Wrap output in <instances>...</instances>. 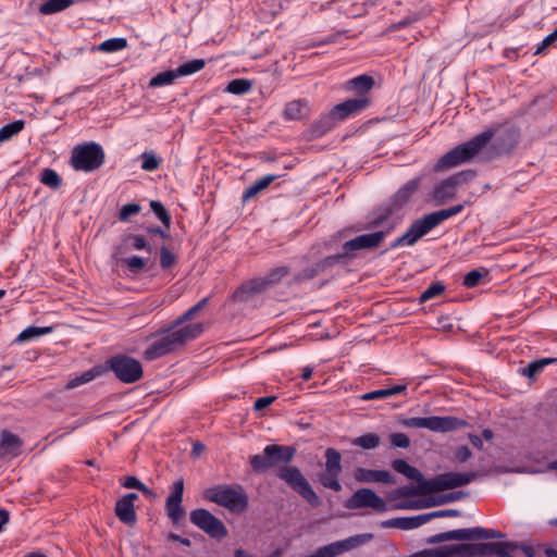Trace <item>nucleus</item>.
<instances>
[{
	"label": "nucleus",
	"mask_w": 557,
	"mask_h": 557,
	"mask_svg": "<svg viewBox=\"0 0 557 557\" xmlns=\"http://www.w3.org/2000/svg\"><path fill=\"white\" fill-rule=\"evenodd\" d=\"M479 476L478 471H469V472H444L435 475L434 478L429 479L428 482L423 483V488L425 490V495L443 492L447 490H454L460 486H465L472 481H474Z\"/></svg>",
	"instance_id": "obj_9"
},
{
	"label": "nucleus",
	"mask_w": 557,
	"mask_h": 557,
	"mask_svg": "<svg viewBox=\"0 0 557 557\" xmlns=\"http://www.w3.org/2000/svg\"><path fill=\"white\" fill-rule=\"evenodd\" d=\"M114 512L117 519L126 525H134L137 521L134 504H128L122 498L116 500Z\"/></svg>",
	"instance_id": "obj_31"
},
{
	"label": "nucleus",
	"mask_w": 557,
	"mask_h": 557,
	"mask_svg": "<svg viewBox=\"0 0 557 557\" xmlns=\"http://www.w3.org/2000/svg\"><path fill=\"white\" fill-rule=\"evenodd\" d=\"M189 520L194 525L216 541L225 539L228 534L225 524L205 508L191 510Z\"/></svg>",
	"instance_id": "obj_11"
},
{
	"label": "nucleus",
	"mask_w": 557,
	"mask_h": 557,
	"mask_svg": "<svg viewBox=\"0 0 557 557\" xmlns=\"http://www.w3.org/2000/svg\"><path fill=\"white\" fill-rule=\"evenodd\" d=\"M465 206L458 203L456 206L445 208L438 211H434L428 214L422 215L425 224L428 225L430 232L443 223L445 220L459 214L463 210Z\"/></svg>",
	"instance_id": "obj_25"
},
{
	"label": "nucleus",
	"mask_w": 557,
	"mask_h": 557,
	"mask_svg": "<svg viewBox=\"0 0 557 557\" xmlns=\"http://www.w3.org/2000/svg\"><path fill=\"white\" fill-rule=\"evenodd\" d=\"M210 301V297H205L200 299L196 305L190 307L186 312H184L181 317H178L174 322L173 326H178L189 320H191L197 313L203 310Z\"/></svg>",
	"instance_id": "obj_45"
},
{
	"label": "nucleus",
	"mask_w": 557,
	"mask_h": 557,
	"mask_svg": "<svg viewBox=\"0 0 557 557\" xmlns=\"http://www.w3.org/2000/svg\"><path fill=\"white\" fill-rule=\"evenodd\" d=\"M428 233H430V230L421 216L414 220L401 236L397 237L389 244L388 250H394L404 246H413Z\"/></svg>",
	"instance_id": "obj_18"
},
{
	"label": "nucleus",
	"mask_w": 557,
	"mask_h": 557,
	"mask_svg": "<svg viewBox=\"0 0 557 557\" xmlns=\"http://www.w3.org/2000/svg\"><path fill=\"white\" fill-rule=\"evenodd\" d=\"M371 103V98H349L338 104H335L331 111L337 123H339L366 111Z\"/></svg>",
	"instance_id": "obj_15"
},
{
	"label": "nucleus",
	"mask_w": 557,
	"mask_h": 557,
	"mask_svg": "<svg viewBox=\"0 0 557 557\" xmlns=\"http://www.w3.org/2000/svg\"><path fill=\"white\" fill-rule=\"evenodd\" d=\"M407 391V384H397L392 387L380 388L368 392L361 396L362 400L385 399L391 396L403 394Z\"/></svg>",
	"instance_id": "obj_34"
},
{
	"label": "nucleus",
	"mask_w": 557,
	"mask_h": 557,
	"mask_svg": "<svg viewBox=\"0 0 557 557\" xmlns=\"http://www.w3.org/2000/svg\"><path fill=\"white\" fill-rule=\"evenodd\" d=\"M421 181L422 176H417L408 181L403 186H400L398 190L393 194L385 202L396 213H398L408 205L412 196L418 191L421 185Z\"/></svg>",
	"instance_id": "obj_17"
},
{
	"label": "nucleus",
	"mask_w": 557,
	"mask_h": 557,
	"mask_svg": "<svg viewBox=\"0 0 557 557\" xmlns=\"http://www.w3.org/2000/svg\"><path fill=\"white\" fill-rule=\"evenodd\" d=\"M127 39L124 37H114L107 39L102 41L98 46V51L104 52V53H113L121 51L127 47Z\"/></svg>",
	"instance_id": "obj_44"
},
{
	"label": "nucleus",
	"mask_w": 557,
	"mask_h": 557,
	"mask_svg": "<svg viewBox=\"0 0 557 557\" xmlns=\"http://www.w3.org/2000/svg\"><path fill=\"white\" fill-rule=\"evenodd\" d=\"M123 247L125 249L146 250L148 253H152L153 251L152 246L148 244L146 237L138 234H125L122 237V244L117 250L121 251Z\"/></svg>",
	"instance_id": "obj_33"
},
{
	"label": "nucleus",
	"mask_w": 557,
	"mask_h": 557,
	"mask_svg": "<svg viewBox=\"0 0 557 557\" xmlns=\"http://www.w3.org/2000/svg\"><path fill=\"white\" fill-rule=\"evenodd\" d=\"M375 81L371 75L362 74L346 81L342 89L345 92L354 94V98H371L370 91L373 89Z\"/></svg>",
	"instance_id": "obj_20"
},
{
	"label": "nucleus",
	"mask_w": 557,
	"mask_h": 557,
	"mask_svg": "<svg viewBox=\"0 0 557 557\" xmlns=\"http://www.w3.org/2000/svg\"><path fill=\"white\" fill-rule=\"evenodd\" d=\"M395 214L396 212L384 201L371 212V218L366 225L354 227L352 230L359 232L361 230L372 231L382 227Z\"/></svg>",
	"instance_id": "obj_23"
},
{
	"label": "nucleus",
	"mask_w": 557,
	"mask_h": 557,
	"mask_svg": "<svg viewBox=\"0 0 557 557\" xmlns=\"http://www.w3.org/2000/svg\"><path fill=\"white\" fill-rule=\"evenodd\" d=\"M53 326H35L30 325L24 329L16 337L17 343L29 342L40 336L47 335L53 331Z\"/></svg>",
	"instance_id": "obj_37"
},
{
	"label": "nucleus",
	"mask_w": 557,
	"mask_h": 557,
	"mask_svg": "<svg viewBox=\"0 0 557 557\" xmlns=\"http://www.w3.org/2000/svg\"><path fill=\"white\" fill-rule=\"evenodd\" d=\"M295 455L294 446L270 444L263 448L262 454L250 457V466L256 473H263L278 463H284L285 466L278 469L276 476L299 494L311 507H319L321 499L300 469L296 466H287Z\"/></svg>",
	"instance_id": "obj_1"
},
{
	"label": "nucleus",
	"mask_w": 557,
	"mask_h": 557,
	"mask_svg": "<svg viewBox=\"0 0 557 557\" xmlns=\"http://www.w3.org/2000/svg\"><path fill=\"white\" fill-rule=\"evenodd\" d=\"M176 78H178L176 70L164 71V72H161V73H158L157 75H154L150 79L148 86L150 88H156V87L171 85L175 82Z\"/></svg>",
	"instance_id": "obj_46"
},
{
	"label": "nucleus",
	"mask_w": 557,
	"mask_h": 557,
	"mask_svg": "<svg viewBox=\"0 0 557 557\" xmlns=\"http://www.w3.org/2000/svg\"><path fill=\"white\" fill-rule=\"evenodd\" d=\"M290 273V268L287 265H281L274 269H271L268 271V273L262 276L258 277L259 282H262L264 286V290H267L269 287L274 286L282 282V280L287 276Z\"/></svg>",
	"instance_id": "obj_35"
},
{
	"label": "nucleus",
	"mask_w": 557,
	"mask_h": 557,
	"mask_svg": "<svg viewBox=\"0 0 557 557\" xmlns=\"http://www.w3.org/2000/svg\"><path fill=\"white\" fill-rule=\"evenodd\" d=\"M173 324L166 329L160 330L163 335L157 338L144 350V358L148 361L159 359L185 345L188 341L195 339L202 333L201 324L185 325L175 329Z\"/></svg>",
	"instance_id": "obj_3"
},
{
	"label": "nucleus",
	"mask_w": 557,
	"mask_h": 557,
	"mask_svg": "<svg viewBox=\"0 0 557 557\" xmlns=\"http://www.w3.org/2000/svg\"><path fill=\"white\" fill-rule=\"evenodd\" d=\"M488 557L495 555L503 557V554L510 555V552L521 550L525 557H534L535 549L532 545L517 542V541H504V542H487Z\"/></svg>",
	"instance_id": "obj_19"
},
{
	"label": "nucleus",
	"mask_w": 557,
	"mask_h": 557,
	"mask_svg": "<svg viewBox=\"0 0 557 557\" xmlns=\"http://www.w3.org/2000/svg\"><path fill=\"white\" fill-rule=\"evenodd\" d=\"M141 207L137 202H129L124 205L119 212V220L125 222L129 219V216L139 213Z\"/></svg>",
	"instance_id": "obj_58"
},
{
	"label": "nucleus",
	"mask_w": 557,
	"mask_h": 557,
	"mask_svg": "<svg viewBox=\"0 0 557 557\" xmlns=\"http://www.w3.org/2000/svg\"><path fill=\"white\" fill-rule=\"evenodd\" d=\"M315 277V273L312 267H307L297 274L294 275L293 282L296 284L310 281Z\"/></svg>",
	"instance_id": "obj_62"
},
{
	"label": "nucleus",
	"mask_w": 557,
	"mask_h": 557,
	"mask_svg": "<svg viewBox=\"0 0 557 557\" xmlns=\"http://www.w3.org/2000/svg\"><path fill=\"white\" fill-rule=\"evenodd\" d=\"M382 243L381 233H367L356 236L345 242L342 246V252H338L345 264L355 258V252L359 250L375 249Z\"/></svg>",
	"instance_id": "obj_13"
},
{
	"label": "nucleus",
	"mask_w": 557,
	"mask_h": 557,
	"mask_svg": "<svg viewBox=\"0 0 557 557\" xmlns=\"http://www.w3.org/2000/svg\"><path fill=\"white\" fill-rule=\"evenodd\" d=\"M471 456H472V451L470 450V448L468 446H460L454 453V457H455L456 461H458L460 463L466 462L468 459L471 458Z\"/></svg>",
	"instance_id": "obj_63"
},
{
	"label": "nucleus",
	"mask_w": 557,
	"mask_h": 557,
	"mask_svg": "<svg viewBox=\"0 0 557 557\" xmlns=\"http://www.w3.org/2000/svg\"><path fill=\"white\" fill-rule=\"evenodd\" d=\"M380 443L381 437L375 433H367L351 440V444L354 446H358L366 450L375 449Z\"/></svg>",
	"instance_id": "obj_43"
},
{
	"label": "nucleus",
	"mask_w": 557,
	"mask_h": 557,
	"mask_svg": "<svg viewBox=\"0 0 557 557\" xmlns=\"http://www.w3.org/2000/svg\"><path fill=\"white\" fill-rule=\"evenodd\" d=\"M139 158L141 159V169L147 172L156 171L162 161L152 150L144 151Z\"/></svg>",
	"instance_id": "obj_53"
},
{
	"label": "nucleus",
	"mask_w": 557,
	"mask_h": 557,
	"mask_svg": "<svg viewBox=\"0 0 557 557\" xmlns=\"http://www.w3.org/2000/svg\"><path fill=\"white\" fill-rule=\"evenodd\" d=\"M309 114L308 103L304 99L289 101L285 104L283 117L286 121H299Z\"/></svg>",
	"instance_id": "obj_28"
},
{
	"label": "nucleus",
	"mask_w": 557,
	"mask_h": 557,
	"mask_svg": "<svg viewBox=\"0 0 557 557\" xmlns=\"http://www.w3.org/2000/svg\"><path fill=\"white\" fill-rule=\"evenodd\" d=\"M338 476L339 474H330L325 471V473H321L319 475V482L325 488H330L334 492H341L342 484L339 483Z\"/></svg>",
	"instance_id": "obj_55"
},
{
	"label": "nucleus",
	"mask_w": 557,
	"mask_h": 557,
	"mask_svg": "<svg viewBox=\"0 0 557 557\" xmlns=\"http://www.w3.org/2000/svg\"><path fill=\"white\" fill-rule=\"evenodd\" d=\"M106 154L101 145L89 141L76 145L71 151L70 165L86 173L98 170L104 163Z\"/></svg>",
	"instance_id": "obj_5"
},
{
	"label": "nucleus",
	"mask_w": 557,
	"mask_h": 557,
	"mask_svg": "<svg viewBox=\"0 0 557 557\" xmlns=\"http://www.w3.org/2000/svg\"><path fill=\"white\" fill-rule=\"evenodd\" d=\"M556 40H557V27L555 28V30L553 33L547 35L542 40V42L540 44V46L535 50V54H539V53L543 52L547 47L553 45Z\"/></svg>",
	"instance_id": "obj_64"
},
{
	"label": "nucleus",
	"mask_w": 557,
	"mask_h": 557,
	"mask_svg": "<svg viewBox=\"0 0 557 557\" xmlns=\"http://www.w3.org/2000/svg\"><path fill=\"white\" fill-rule=\"evenodd\" d=\"M389 442L397 448H408L410 446V440L405 433H392Z\"/></svg>",
	"instance_id": "obj_60"
},
{
	"label": "nucleus",
	"mask_w": 557,
	"mask_h": 557,
	"mask_svg": "<svg viewBox=\"0 0 557 557\" xmlns=\"http://www.w3.org/2000/svg\"><path fill=\"white\" fill-rule=\"evenodd\" d=\"M392 468L396 472L406 476L407 479L416 481L418 483V486L409 485L395 490L393 492V498L425 495V490L422 486L424 482L429 481V479H425L419 469H417L413 466H410L406 460L400 458L394 459L392 461Z\"/></svg>",
	"instance_id": "obj_10"
},
{
	"label": "nucleus",
	"mask_w": 557,
	"mask_h": 557,
	"mask_svg": "<svg viewBox=\"0 0 557 557\" xmlns=\"http://www.w3.org/2000/svg\"><path fill=\"white\" fill-rule=\"evenodd\" d=\"M25 126L23 120L13 121L5 124L0 128V143L10 140L13 136L17 135Z\"/></svg>",
	"instance_id": "obj_51"
},
{
	"label": "nucleus",
	"mask_w": 557,
	"mask_h": 557,
	"mask_svg": "<svg viewBox=\"0 0 557 557\" xmlns=\"http://www.w3.org/2000/svg\"><path fill=\"white\" fill-rule=\"evenodd\" d=\"M475 175H476L475 171L465 170V171L455 173L454 175L449 176V178L456 185V187H459V186L472 181L475 177Z\"/></svg>",
	"instance_id": "obj_59"
},
{
	"label": "nucleus",
	"mask_w": 557,
	"mask_h": 557,
	"mask_svg": "<svg viewBox=\"0 0 557 557\" xmlns=\"http://www.w3.org/2000/svg\"><path fill=\"white\" fill-rule=\"evenodd\" d=\"M324 457L325 461V471L330 474H341L342 472V456L338 450L335 448H327L325 450Z\"/></svg>",
	"instance_id": "obj_38"
},
{
	"label": "nucleus",
	"mask_w": 557,
	"mask_h": 557,
	"mask_svg": "<svg viewBox=\"0 0 557 557\" xmlns=\"http://www.w3.org/2000/svg\"><path fill=\"white\" fill-rule=\"evenodd\" d=\"M488 274V270L485 268H479L468 272L462 280V285L467 288H473L478 286L481 280Z\"/></svg>",
	"instance_id": "obj_52"
},
{
	"label": "nucleus",
	"mask_w": 557,
	"mask_h": 557,
	"mask_svg": "<svg viewBox=\"0 0 557 557\" xmlns=\"http://www.w3.org/2000/svg\"><path fill=\"white\" fill-rule=\"evenodd\" d=\"M104 372H106V369L101 364L95 366V367L88 369L87 371H84L79 375H76L75 377L69 380L67 383L65 384V388L72 389L79 385L89 383L90 381L100 376Z\"/></svg>",
	"instance_id": "obj_32"
},
{
	"label": "nucleus",
	"mask_w": 557,
	"mask_h": 557,
	"mask_svg": "<svg viewBox=\"0 0 557 557\" xmlns=\"http://www.w3.org/2000/svg\"><path fill=\"white\" fill-rule=\"evenodd\" d=\"M346 509L372 508L377 512H385L388 507L385 500L371 488H359L344 502Z\"/></svg>",
	"instance_id": "obj_12"
},
{
	"label": "nucleus",
	"mask_w": 557,
	"mask_h": 557,
	"mask_svg": "<svg viewBox=\"0 0 557 557\" xmlns=\"http://www.w3.org/2000/svg\"><path fill=\"white\" fill-rule=\"evenodd\" d=\"M519 138L520 131L515 126H506L500 131L488 128L443 154L434 170L443 171L470 161L492 140V147L497 156L508 154L516 148Z\"/></svg>",
	"instance_id": "obj_2"
},
{
	"label": "nucleus",
	"mask_w": 557,
	"mask_h": 557,
	"mask_svg": "<svg viewBox=\"0 0 557 557\" xmlns=\"http://www.w3.org/2000/svg\"><path fill=\"white\" fill-rule=\"evenodd\" d=\"M400 423L405 428H423L440 433L451 432L467 425L465 420L451 416L410 417L403 419Z\"/></svg>",
	"instance_id": "obj_8"
},
{
	"label": "nucleus",
	"mask_w": 557,
	"mask_h": 557,
	"mask_svg": "<svg viewBox=\"0 0 557 557\" xmlns=\"http://www.w3.org/2000/svg\"><path fill=\"white\" fill-rule=\"evenodd\" d=\"M337 124L336 119L334 117L332 111L330 110L327 113L321 114L318 120H315L310 125V133L312 137L319 138L325 135L327 132L333 129Z\"/></svg>",
	"instance_id": "obj_29"
},
{
	"label": "nucleus",
	"mask_w": 557,
	"mask_h": 557,
	"mask_svg": "<svg viewBox=\"0 0 557 557\" xmlns=\"http://www.w3.org/2000/svg\"><path fill=\"white\" fill-rule=\"evenodd\" d=\"M74 2V0H47L40 4L39 12L44 15H51L70 8Z\"/></svg>",
	"instance_id": "obj_40"
},
{
	"label": "nucleus",
	"mask_w": 557,
	"mask_h": 557,
	"mask_svg": "<svg viewBox=\"0 0 557 557\" xmlns=\"http://www.w3.org/2000/svg\"><path fill=\"white\" fill-rule=\"evenodd\" d=\"M252 87V84L249 79L246 78H235L232 79L227 86L225 87V91L232 95H245Z\"/></svg>",
	"instance_id": "obj_48"
},
{
	"label": "nucleus",
	"mask_w": 557,
	"mask_h": 557,
	"mask_svg": "<svg viewBox=\"0 0 557 557\" xmlns=\"http://www.w3.org/2000/svg\"><path fill=\"white\" fill-rule=\"evenodd\" d=\"M373 537H374V535L372 533H361V534H356V535L349 536V537L338 541V542H339L342 552L345 553V552H349L351 549H355L357 547H360V546L369 543L370 541L373 540Z\"/></svg>",
	"instance_id": "obj_36"
},
{
	"label": "nucleus",
	"mask_w": 557,
	"mask_h": 557,
	"mask_svg": "<svg viewBox=\"0 0 557 557\" xmlns=\"http://www.w3.org/2000/svg\"><path fill=\"white\" fill-rule=\"evenodd\" d=\"M102 367L106 371H111L120 382L125 384L136 383L144 375L140 361L125 354H117L108 358Z\"/></svg>",
	"instance_id": "obj_6"
},
{
	"label": "nucleus",
	"mask_w": 557,
	"mask_h": 557,
	"mask_svg": "<svg viewBox=\"0 0 557 557\" xmlns=\"http://www.w3.org/2000/svg\"><path fill=\"white\" fill-rule=\"evenodd\" d=\"M176 256L165 246L160 247V267L162 270H169L176 264Z\"/></svg>",
	"instance_id": "obj_56"
},
{
	"label": "nucleus",
	"mask_w": 557,
	"mask_h": 557,
	"mask_svg": "<svg viewBox=\"0 0 557 557\" xmlns=\"http://www.w3.org/2000/svg\"><path fill=\"white\" fill-rule=\"evenodd\" d=\"M281 175L276 174H268L264 175L257 181H255L249 187H247L242 196V200L245 202L253 197H256L259 193L267 189L275 180L280 178Z\"/></svg>",
	"instance_id": "obj_30"
},
{
	"label": "nucleus",
	"mask_w": 557,
	"mask_h": 557,
	"mask_svg": "<svg viewBox=\"0 0 557 557\" xmlns=\"http://www.w3.org/2000/svg\"><path fill=\"white\" fill-rule=\"evenodd\" d=\"M206 65V61L203 59H194L188 62L183 63L176 70L178 77L189 76L197 72H200Z\"/></svg>",
	"instance_id": "obj_47"
},
{
	"label": "nucleus",
	"mask_w": 557,
	"mask_h": 557,
	"mask_svg": "<svg viewBox=\"0 0 557 557\" xmlns=\"http://www.w3.org/2000/svg\"><path fill=\"white\" fill-rule=\"evenodd\" d=\"M120 261L126 267L131 274L138 275L147 271V262L149 259H145L139 256H132L128 258H122Z\"/></svg>",
	"instance_id": "obj_39"
},
{
	"label": "nucleus",
	"mask_w": 557,
	"mask_h": 557,
	"mask_svg": "<svg viewBox=\"0 0 557 557\" xmlns=\"http://www.w3.org/2000/svg\"><path fill=\"white\" fill-rule=\"evenodd\" d=\"M345 264L339 253L327 256L318 262H315L312 267L315 276L321 273H325L326 271L333 269L337 264Z\"/></svg>",
	"instance_id": "obj_41"
},
{
	"label": "nucleus",
	"mask_w": 557,
	"mask_h": 557,
	"mask_svg": "<svg viewBox=\"0 0 557 557\" xmlns=\"http://www.w3.org/2000/svg\"><path fill=\"white\" fill-rule=\"evenodd\" d=\"M457 187L449 177L437 183L433 188L432 198L436 205L441 206L446 203L456 195Z\"/></svg>",
	"instance_id": "obj_27"
},
{
	"label": "nucleus",
	"mask_w": 557,
	"mask_h": 557,
	"mask_svg": "<svg viewBox=\"0 0 557 557\" xmlns=\"http://www.w3.org/2000/svg\"><path fill=\"white\" fill-rule=\"evenodd\" d=\"M205 498L230 510L243 513L248 509V496L240 484H220L208 488Z\"/></svg>",
	"instance_id": "obj_4"
},
{
	"label": "nucleus",
	"mask_w": 557,
	"mask_h": 557,
	"mask_svg": "<svg viewBox=\"0 0 557 557\" xmlns=\"http://www.w3.org/2000/svg\"><path fill=\"white\" fill-rule=\"evenodd\" d=\"M354 479L359 483L395 484V476L387 470L368 469L357 467L354 470Z\"/></svg>",
	"instance_id": "obj_21"
},
{
	"label": "nucleus",
	"mask_w": 557,
	"mask_h": 557,
	"mask_svg": "<svg viewBox=\"0 0 557 557\" xmlns=\"http://www.w3.org/2000/svg\"><path fill=\"white\" fill-rule=\"evenodd\" d=\"M264 286L262 282H259L258 277L251 278L242 283L231 295L230 300L232 302H247L255 295L263 293Z\"/></svg>",
	"instance_id": "obj_22"
},
{
	"label": "nucleus",
	"mask_w": 557,
	"mask_h": 557,
	"mask_svg": "<svg viewBox=\"0 0 557 557\" xmlns=\"http://www.w3.org/2000/svg\"><path fill=\"white\" fill-rule=\"evenodd\" d=\"M469 495L468 492L465 491H453L446 494L433 495L426 498L417 499V500H408L401 504L394 505V508L397 509H423L435 506H441L449 503H454L460 500Z\"/></svg>",
	"instance_id": "obj_14"
},
{
	"label": "nucleus",
	"mask_w": 557,
	"mask_h": 557,
	"mask_svg": "<svg viewBox=\"0 0 557 557\" xmlns=\"http://www.w3.org/2000/svg\"><path fill=\"white\" fill-rule=\"evenodd\" d=\"M315 552L318 557H336L337 555L343 554L338 541L321 546Z\"/></svg>",
	"instance_id": "obj_57"
},
{
	"label": "nucleus",
	"mask_w": 557,
	"mask_h": 557,
	"mask_svg": "<svg viewBox=\"0 0 557 557\" xmlns=\"http://www.w3.org/2000/svg\"><path fill=\"white\" fill-rule=\"evenodd\" d=\"M150 209L157 219L165 226V228L169 230L171 226L172 218L164 205L159 200H151Z\"/></svg>",
	"instance_id": "obj_49"
},
{
	"label": "nucleus",
	"mask_w": 557,
	"mask_h": 557,
	"mask_svg": "<svg viewBox=\"0 0 557 557\" xmlns=\"http://www.w3.org/2000/svg\"><path fill=\"white\" fill-rule=\"evenodd\" d=\"M23 442L12 432L3 430L0 434V455L15 457L20 454Z\"/></svg>",
	"instance_id": "obj_26"
},
{
	"label": "nucleus",
	"mask_w": 557,
	"mask_h": 557,
	"mask_svg": "<svg viewBox=\"0 0 557 557\" xmlns=\"http://www.w3.org/2000/svg\"><path fill=\"white\" fill-rule=\"evenodd\" d=\"M426 516L425 513L412 516V517H398V518H392L388 520H384L380 523L381 528L383 529H389V528H398L401 530H412L421 527L422 524L426 523Z\"/></svg>",
	"instance_id": "obj_24"
},
{
	"label": "nucleus",
	"mask_w": 557,
	"mask_h": 557,
	"mask_svg": "<svg viewBox=\"0 0 557 557\" xmlns=\"http://www.w3.org/2000/svg\"><path fill=\"white\" fill-rule=\"evenodd\" d=\"M184 495V481L180 479L172 485L171 494L165 500V511L172 523L177 525L185 515V509L182 506Z\"/></svg>",
	"instance_id": "obj_16"
},
{
	"label": "nucleus",
	"mask_w": 557,
	"mask_h": 557,
	"mask_svg": "<svg viewBox=\"0 0 557 557\" xmlns=\"http://www.w3.org/2000/svg\"><path fill=\"white\" fill-rule=\"evenodd\" d=\"M39 181L52 189H58L62 185L61 176L57 171L50 168H46L41 171Z\"/></svg>",
	"instance_id": "obj_50"
},
{
	"label": "nucleus",
	"mask_w": 557,
	"mask_h": 557,
	"mask_svg": "<svg viewBox=\"0 0 557 557\" xmlns=\"http://www.w3.org/2000/svg\"><path fill=\"white\" fill-rule=\"evenodd\" d=\"M461 512L457 509H442L432 512H426L428 522L435 518L459 517Z\"/></svg>",
	"instance_id": "obj_61"
},
{
	"label": "nucleus",
	"mask_w": 557,
	"mask_h": 557,
	"mask_svg": "<svg viewBox=\"0 0 557 557\" xmlns=\"http://www.w3.org/2000/svg\"><path fill=\"white\" fill-rule=\"evenodd\" d=\"M445 285L442 282L432 283L419 297V301L425 302L433 299L445 292Z\"/></svg>",
	"instance_id": "obj_54"
},
{
	"label": "nucleus",
	"mask_w": 557,
	"mask_h": 557,
	"mask_svg": "<svg viewBox=\"0 0 557 557\" xmlns=\"http://www.w3.org/2000/svg\"><path fill=\"white\" fill-rule=\"evenodd\" d=\"M556 362L557 358H543L534 360L522 369V374L529 379H534L546 366Z\"/></svg>",
	"instance_id": "obj_42"
},
{
	"label": "nucleus",
	"mask_w": 557,
	"mask_h": 557,
	"mask_svg": "<svg viewBox=\"0 0 557 557\" xmlns=\"http://www.w3.org/2000/svg\"><path fill=\"white\" fill-rule=\"evenodd\" d=\"M505 534L497 529H486L483 527H473L456 529L436 533L425 539L426 544H438L448 541H479L488 539H503Z\"/></svg>",
	"instance_id": "obj_7"
}]
</instances>
